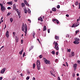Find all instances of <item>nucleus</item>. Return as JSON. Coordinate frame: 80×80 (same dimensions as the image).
I'll use <instances>...</instances> for the list:
<instances>
[{"label": "nucleus", "mask_w": 80, "mask_h": 80, "mask_svg": "<svg viewBox=\"0 0 80 80\" xmlns=\"http://www.w3.org/2000/svg\"><path fill=\"white\" fill-rule=\"evenodd\" d=\"M27 27L26 24H23L22 26V31H23L25 33H27Z\"/></svg>", "instance_id": "obj_1"}, {"label": "nucleus", "mask_w": 80, "mask_h": 80, "mask_svg": "<svg viewBox=\"0 0 80 80\" xmlns=\"http://www.w3.org/2000/svg\"><path fill=\"white\" fill-rule=\"evenodd\" d=\"M36 65L38 69L39 70L40 69V61L37 60L36 62Z\"/></svg>", "instance_id": "obj_2"}, {"label": "nucleus", "mask_w": 80, "mask_h": 80, "mask_svg": "<svg viewBox=\"0 0 80 80\" xmlns=\"http://www.w3.org/2000/svg\"><path fill=\"white\" fill-rule=\"evenodd\" d=\"M53 44H55V47H54V48H56L57 50H58L59 48L58 47V43L57 42H55V41L54 42Z\"/></svg>", "instance_id": "obj_3"}, {"label": "nucleus", "mask_w": 80, "mask_h": 80, "mask_svg": "<svg viewBox=\"0 0 80 80\" xmlns=\"http://www.w3.org/2000/svg\"><path fill=\"white\" fill-rule=\"evenodd\" d=\"M44 63H46V64H47L48 65V64L50 65V64L51 63L50 61L47 60L45 58H44Z\"/></svg>", "instance_id": "obj_4"}, {"label": "nucleus", "mask_w": 80, "mask_h": 80, "mask_svg": "<svg viewBox=\"0 0 80 80\" xmlns=\"http://www.w3.org/2000/svg\"><path fill=\"white\" fill-rule=\"evenodd\" d=\"M78 25H79V23L78 24V23L77 22L74 24H72V25L71 26V27L72 28H73V27H76L78 26Z\"/></svg>", "instance_id": "obj_5"}, {"label": "nucleus", "mask_w": 80, "mask_h": 80, "mask_svg": "<svg viewBox=\"0 0 80 80\" xmlns=\"http://www.w3.org/2000/svg\"><path fill=\"white\" fill-rule=\"evenodd\" d=\"M52 22H53L55 23H57V24H58L59 23V21L56 19H53L52 20Z\"/></svg>", "instance_id": "obj_6"}, {"label": "nucleus", "mask_w": 80, "mask_h": 80, "mask_svg": "<svg viewBox=\"0 0 80 80\" xmlns=\"http://www.w3.org/2000/svg\"><path fill=\"white\" fill-rule=\"evenodd\" d=\"M77 64H74L73 65V68H74V70L75 71L77 69Z\"/></svg>", "instance_id": "obj_7"}, {"label": "nucleus", "mask_w": 80, "mask_h": 80, "mask_svg": "<svg viewBox=\"0 0 80 80\" xmlns=\"http://www.w3.org/2000/svg\"><path fill=\"white\" fill-rule=\"evenodd\" d=\"M6 9V8H5V7L4 6L1 7V10L2 12H4V11Z\"/></svg>", "instance_id": "obj_8"}, {"label": "nucleus", "mask_w": 80, "mask_h": 80, "mask_svg": "<svg viewBox=\"0 0 80 80\" xmlns=\"http://www.w3.org/2000/svg\"><path fill=\"white\" fill-rule=\"evenodd\" d=\"M73 43H74V44H76V45H78V44H79V43H80V42L77 41L75 40V41L73 42Z\"/></svg>", "instance_id": "obj_9"}, {"label": "nucleus", "mask_w": 80, "mask_h": 80, "mask_svg": "<svg viewBox=\"0 0 80 80\" xmlns=\"http://www.w3.org/2000/svg\"><path fill=\"white\" fill-rule=\"evenodd\" d=\"M16 11H17V12L18 13V15L19 16V18H20L21 17L20 15V12H18V9H17V8H16V9H15Z\"/></svg>", "instance_id": "obj_10"}, {"label": "nucleus", "mask_w": 80, "mask_h": 80, "mask_svg": "<svg viewBox=\"0 0 80 80\" xmlns=\"http://www.w3.org/2000/svg\"><path fill=\"white\" fill-rule=\"evenodd\" d=\"M24 2L25 4H26V5H27V6H29V4H28V2H27V1H26V0H24Z\"/></svg>", "instance_id": "obj_11"}, {"label": "nucleus", "mask_w": 80, "mask_h": 80, "mask_svg": "<svg viewBox=\"0 0 80 80\" xmlns=\"http://www.w3.org/2000/svg\"><path fill=\"white\" fill-rule=\"evenodd\" d=\"M9 32H8V31H7L6 33V36L8 38V37H9Z\"/></svg>", "instance_id": "obj_12"}, {"label": "nucleus", "mask_w": 80, "mask_h": 80, "mask_svg": "<svg viewBox=\"0 0 80 80\" xmlns=\"http://www.w3.org/2000/svg\"><path fill=\"white\" fill-rule=\"evenodd\" d=\"M6 69V68H3L2 69V70L1 71V73H4V72H5V71Z\"/></svg>", "instance_id": "obj_13"}, {"label": "nucleus", "mask_w": 80, "mask_h": 80, "mask_svg": "<svg viewBox=\"0 0 80 80\" xmlns=\"http://www.w3.org/2000/svg\"><path fill=\"white\" fill-rule=\"evenodd\" d=\"M24 13H27V10L26 8L24 7Z\"/></svg>", "instance_id": "obj_14"}, {"label": "nucleus", "mask_w": 80, "mask_h": 80, "mask_svg": "<svg viewBox=\"0 0 80 80\" xmlns=\"http://www.w3.org/2000/svg\"><path fill=\"white\" fill-rule=\"evenodd\" d=\"M7 3L8 4V5H12V1H10V2H7Z\"/></svg>", "instance_id": "obj_15"}, {"label": "nucleus", "mask_w": 80, "mask_h": 80, "mask_svg": "<svg viewBox=\"0 0 80 80\" xmlns=\"http://www.w3.org/2000/svg\"><path fill=\"white\" fill-rule=\"evenodd\" d=\"M38 20H41V22H43V19L41 17H40V18L38 19Z\"/></svg>", "instance_id": "obj_16"}, {"label": "nucleus", "mask_w": 80, "mask_h": 80, "mask_svg": "<svg viewBox=\"0 0 80 80\" xmlns=\"http://www.w3.org/2000/svg\"><path fill=\"white\" fill-rule=\"evenodd\" d=\"M45 30H47V28L45 26H44L43 27V31H45Z\"/></svg>", "instance_id": "obj_17"}, {"label": "nucleus", "mask_w": 80, "mask_h": 80, "mask_svg": "<svg viewBox=\"0 0 80 80\" xmlns=\"http://www.w3.org/2000/svg\"><path fill=\"white\" fill-rule=\"evenodd\" d=\"M55 39H56V40H59V37L56 36H55Z\"/></svg>", "instance_id": "obj_18"}, {"label": "nucleus", "mask_w": 80, "mask_h": 80, "mask_svg": "<svg viewBox=\"0 0 80 80\" xmlns=\"http://www.w3.org/2000/svg\"><path fill=\"white\" fill-rule=\"evenodd\" d=\"M52 10L54 12H56V8H52Z\"/></svg>", "instance_id": "obj_19"}, {"label": "nucleus", "mask_w": 80, "mask_h": 80, "mask_svg": "<svg viewBox=\"0 0 80 80\" xmlns=\"http://www.w3.org/2000/svg\"><path fill=\"white\" fill-rule=\"evenodd\" d=\"M75 40L76 41H78H78H80V39H79V38H75Z\"/></svg>", "instance_id": "obj_20"}, {"label": "nucleus", "mask_w": 80, "mask_h": 80, "mask_svg": "<svg viewBox=\"0 0 80 80\" xmlns=\"http://www.w3.org/2000/svg\"><path fill=\"white\" fill-rule=\"evenodd\" d=\"M23 52V50L22 49L21 51L19 52V54H20V55H22V52Z\"/></svg>", "instance_id": "obj_21"}, {"label": "nucleus", "mask_w": 80, "mask_h": 80, "mask_svg": "<svg viewBox=\"0 0 80 80\" xmlns=\"http://www.w3.org/2000/svg\"><path fill=\"white\" fill-rule=\"evenodd\" d=\"M13 10H16V6H15V4L13 5Z\"/></svg>", "instance_id": "obj_22"}, {"label": "nucleus", "mask_w": 80, "mask_h": 80, "mask_svg": "<svg viewBox=\"0 0 80 80\" xmlns=\"http://www.w3.org/2000/svg\"><path fill=\"white\" fill-rule=\"evenodd\" d=\"M78 1H76L75 3V5H78Z\"/></svg>", "instance_id": "obj_23"}, {"label": "nucleus", "mask_w": 80, "mask_h": 80, "mask_svg": "<svg viewBox=\"0 0 80 80\" xmlns=\"http://www.w3.org/2000/svg\"><path fill=\"white\" fill-rule=\"evenodd\" d=\"M33 38H35V32H33Z\"/></svg>", "instance_id": "obj_24"}, {"label": "nucleus", "mask_w": 80, "mask_h": 80, "mask_svg": "<svg viewBox=\"0 0 80 80\" xmlns=\"http://www.w3.org/2000/svg\"><path fill=\"white\" fill-rule=\"evenodd\" d=\"M10 20L11 23L12 22H13V18H10Z\"/></svg>", "instance_id": "obj_25"}, {"label": "nucleus", "mask_w": 80, "mask_h": 80, "mask_svg": "<svg viewBox=\"0 0 80 80\" xmlns=\"http://www.w3.org/2000/svg\"><path fill=\"white\" fill-rule=\"evenodd\" d=\"M71 55L72 56H74L75 55V53L74 52H72L71 53Z\"/></svg>", "instance_id": "obj_26"}, {"label": "nucleus", "mask_w": 80, "mask_h": 80, "mask_svg": "<svg viewBox=\"0 0 80 80\" xmlns=\"http://www.w3.org/2000/svg\"><path fill=\"white\" fill-rule=\"evenodd\" d=\"M51 53L52 54H53V55H55V51H52V52Z\"/></svg>", "instance_id": "obj_27"}, {"label": "nucleus", "mask_w": 80, "mask_h": 80, "mask_svg": "<svg viewBox=\"0 0 80 80\" xmlns=\"http://www.w3.org/2000/svg\"><path fill=\"white\" fill-rule=\"evenodd\" d=\"M32 66L33 67V68L34 69L35 68V64L33 63V64Z\"/></svg>", "instance_id": "obj_28"}, {"label": "nucleus", "mask_w": 80, "mask_h": 80, "mask_svg": "<svg viewBox=\"0 0 80 80\" xmlns=\"http://www.w3.org/2000/svg\"><path fill=\"white\" fill-rule=\"evenodd\" d=\"M21 4L22 7H25V4H24V3H22Z\"/></svg>", "instance_id": "obj_29"}, {"label": "nucleus", "mask_w": 80, "mask_h": 80, "mask_svg": "<svg viewBox=\"0 0 80 80\" xmlns=\"http://www.w3.org/2000/svg\"><path fill=\"white\" fill-rule=\"evenodd\" d=\"M79 32H80L79 30H77L76 31V34H77V33H79Z\"/></svg>", "instance_id": "obj_30"}, {"label": "nucleus", "mask_w": 80, "mask_h": 80, "mask_svg": "<svg viewBox=\"0 0 80 80\" xmlns=\"http://www.w3.org/2000/svg\"><path fill=\"white\" fill-rule=\"evenodd\" d=\"M33 48V46L31 47L29 49V51H30V50H32V49Z\"/></svg>", "instance_id": "obj_31"}, {"label": "nucleus", "mask_w": 80, "mask_h": 80, "mask_svg": "<svg viewBox=\"0 0 80 80\" xmlns=\"http://www.w3.org/2000/svg\"><path fill=\"white\" fill-rule=\"evenodd\" d=\"M30 78V77H29V76H28L26 78V79L27 80H29V79Z\"/></svg>", "instance_id": "obj_32"}, {"label": "nucleus", "mask_w": 80, "mask_h": 80, "mask_svg": "<svg viewBox=\"0 0 80 80\" xmlns=\"http://www.w3.org/2000/svg\"><path fill=\"white\" fill-rule=\"evenodd\" d=\"M55 62L56 63H57V62H58V59H56L55 60Z\"/></svg>", "instance_id": "obj_33"}, {"label": "nucleus", "mask_w": 80, "mask_h": 80, "mask_svg": "<svg viewBox=\"0 0 80 80\" xmlns=\"http://www.w3.org/2000/svg\"><path fill=\"white\" fill-rule=\"evenodd\" d=\"M25 52H24L23 54V57H25Z\"/></svg>", "instance_id": "obj_34"}, {"label": "nucleus", "mask_w": 80, "mask_h": 80, "mask_svg": "<svg viewBox=\"0 0 80 80\" xmlns=\"http://www.w3.org/2000/svg\"><path fill=\"white\" fill-rule=\"evenodd\" d=\"M10 14H11V13H10V12H8V14H7V16H9V15H10Z\"/></svg>", "instance_id": "obj_35"}, {"label": "nucleus", "mask_w": 80, "mask_h": 80, "mask_svg": "<svg viewBox=\"0 0 80 80\" xmlns=\"http://www.w3.org/2000/svg\"><path fill=\"white\" fill-rule=\"evenodd\" d=\"M57 8H60V5H58L57 6Z\"/></svg>", "instance_id": "obj_36"}, {"label": "nucleus", "mask_w": 80, "mask_h": 80, "mask_svg": "<svg viewBox=\"0 0 80 80\" xmlns=\"http://www.w3.org/2000/svg\"><path fill=\"white\" fill-rule=\"evenodd\" d=\"M42 55H39V57L40 58H42Z\"/></svg>", "instance_id": "obj_37"}, {"label": "nucleus", "mask_w": 80, "mask_h": 80, "mask_svg": "<svg viewBox=\"0 0 80 80\" xmlns=\"http://www.w3.org/2000/svg\"><path fill=\"white\" fill-rule=\"evenodd\" d=\"M68 52H70L71 51V49H68Z\"/></svg>", "instance_id": "obj_38"}, {"label": "nucleus", "mask_w": 80, "mask_h": 80, "mask_svg": "<svg viewBox=\"0 0 80 80\" xmlns=\"http://www.w3.org/2000/svg\"><path fill=\"white\" fill-rule=\"evenodd\" d=\"M77 62L78 63V64H79V65H80V61L78 60L77 61Z\"/></svg>", "instance_id": "obj_39"}, {"label": "nucleus", "mask_w": 80, "mask_h": 80, "mask_svg": "<svg viewBox=\"0 0 80 80\" xmlns=\"http://www.w3.org/2000/svg\"><path fill=\"white\" fill-rule=\"evenodd\" d=\"M7 9H8V10H10V9H11V8L10 7H8L7 8Z\"/></svg>", "instance_id": "obj_40"}, {"label": "nucleus", "mask_w": 80, "mask_h": 80, "mask_svg": "<svg viewBox=\"0 0 80 80\" xmlns=\"http://www.w3.org/2000/svg\"><path fill=\"white\" fill-rule=\"evenodd\" d=\"M28 21L29 22H30V23H31V20L30 19H28Z\"/></svg>", "instance_id": "obj_41"}, {"label": "nucleus", "mask_w": 80, "mask_h": 80, "mask_svg": "<svg viewBox=\"0 0 80 80\" xmlns=\"http://www.w3.org/2000/svg\"><path fill=\"white\" fill-rule=\"evenodd\" d=\"M72 76L73 77H75V73H73L72 74Z\"/></svg>", "instance_id": "obj_42"}, {"label": "nucleus", "mask_w": 80, "mask_h": 80, "mask_svg": "<svg viewBox=\"0 0 80 80\" xmlns=\"http://www.w3.org/2000/svg\"><path fill=\"white\" fill-rule=\"evenodd\" d=\"M28 12L29 13H31V11L30 10V9H29L28 10Z\"/></svg>", "instance_id": "obj_43"}, {"label": "nucleus", "mask_w": 80, "mask_h": 80, "mask_svg": "<svg viewBox=\"0 0 80 80\" xmlns=\"http://www.w3.org/2000/svg\"><path fill=\"white\" fill-rule=\"evenodd\" d=\"M28 73L29 75H30V72L29 71H28Z\"/></svg>", "instance_id": "obj_44"}, {"label": "nucleus", "mask_w": 80, "mask_h": 80, "mask_svg": "<svg viewBox=\"0 0 80 80\" xmlns=\"http://www.w3.org/2000/svg\"><path fill=\"white\" fill-rule=\"evenodd\" d=\"M78 5H79V9H80V3H78Z\"/></svg>", "instance_id": "obj_45"}, {"label": "nucleus", "mask_w": 80, "mask_h": 80, "mask_svg": "<svg viewBox=\"0 0 80 80\" xmlns=\"http://www.w3.org/2000/svg\"><path fill=\"white\" fill-rule=\"evenodd\" d=\"M58 80H61L60 79V78L59 77H58Z\"/></svg>", "instance_id": "obj_46"}, {"label": "nucleus", "mask_w": 80, "mask_h": 80, "mask_svg": "<svg viewBox=\"0 0 80 80\" xmlns=\"http://www.w3.org/2000/svg\"><path fill=\"white\" fill-rule=\"evenodd\" d=\"M69 37V36L68 34L66 35V37H68H68Z\"/></svg>", "instance_id": "obj_47"}, {"label": "nucleus", "mask_w": 80, "mask_h": 80, "mask_svg": "<svg viewBox=\"0 0 80 80\" xmlns=\"http://www.w3.org/2000/svg\"><path fill=\"white\" fill-rule=\"evenodd\" d=\"M21 44H22L23 43V40H21Z\"/></svg>", "instance_id": "obj_48"}, {"label": "nucleus", "mask_w": 80, "mask_h": 80, "mask_svg": "<svg viewBox=\"0 0 80 80\" xmlns=\"http://www.w3.org/2000/svg\"><path fill=\"white\" fill-rule=\"evenodd\" d=\"M3 79V77H0V80H2Z\"/></svg>", "instance_id": "obj_49"}, {"label": "nucleus", "mask_w": 80, "mask_h": 80, "mask_svg": "<svg viewBox=\"0 0 80 80\" xmlns=\"http://www.w3.org/2000/svg\"><path fill=\"white\" fill-rule=\"evenodd\" d=\"M13 34L14 35L13 36L14 37V36L15 35V32H13Z\"/></svg>", "instance_id": "obj_50"}, {"label": "nucleus", "mask_w": 80, "mask_h": 80, "mask_svg": "<svg viewBox=\"0 0 80 80\" xmlns=\"http://www.w3.org/2000/svg\"><path fill=\"white\" fill-rule=\"evenodd\" d=\"M0 6H1V7H3V5H2V4L0 3Z\"/></svg>", "instance_id": "obj_51"}, {"label": "nucleus", "mask_w": 80, "mask_h": 80, "mask_svg": "<svg viewBox=\"0 0 80 80\" xmlns=\"http://www.w3.org/2000/svg\"><path fill=\"white\" fill-rule=\"evenodd\" d=\"M50 30L49 29H48V32L49 33H50Z\"/></svg>", "instance_id": "obj_52"}, {"label": "nucleus", "mask_w": 80, "mask_h": 80, "mask_svg": "<svg viewBox=\"0 0 80 80\" xmlns=\"http://www.w3.org/2000/svg\"><path fill=\"white\" fill-rule=\"evenodd\" d=\"M66 17H69V15H68V14H66Z\"/></svg>", "instance_id": "obj_53"}, {"label": "nucleus", "mask_w": 80, "mask_h": 80, "mask_svg": "<svg viewBox=\"0 0 80 80\" xmlns=\"http://www.w3.org/2000/svg\"><path fill=\"white\" fill-rule=\"evenodd\" d=\"M20 75H21V76L22 77H23V74H22V73H21L20 74Z\"/></svg>", "instance_id": "obj_54"}, {"label": "nucleus", "mask_w": 80, "mask_h": 80, "mask_svg": "<svg viewBox=\"0 0 80 80\" xmlns=\"http://www.w3.org/2000/svg\"><path fill=\"white\" fill-rule=\"evenodd\" d=\"M6 25L5 24V27L4 28V29L5 30V28H6Z\"/></svg>", "instance_id": "obj_55"}, {"label": "nucleus", "mask_w": 80, "mask_h": 80, "mask_svg": "<svg viewBox=\"0 0 80 80\" xmlns=\"http://www.w3.org/2000/svg\"><path fill=\"white\" fill-rule=\"evenodd\" d=\"M4 47V46H2V47H1L0 48V50H1V49L2 48H3Z\"/></svg>", "instance_id": "obj_56"}, {"label": "nucleus", "mask_w": 80, "mask_h": 80, "mask_svg": "<svg viewBox=\"0 0 80 80\" xmlns=\"http://www.w3.org/2000/svg\"><path fill=\"white\" fill-rule=\"evenodd\" d=\"M56 54L57 55H58V52H56Z\"/></svg>", "instance_id": "obj_57"}, {"label": "nucleus", "mask_w": 80, "mask_h": 80, "mask_svg": "<svg viewBox=\"0 0 80 80\" xmlns=\"http://www.w3.org/2000/svg\"><path fill=\"white\" fill-rule=\"evenodd\" d=\"M66 64L67 67H68V63H67V62H66Z\"/></svg>", "instance_id": "obj_58"}, {"label": "nucleus", "mask_w": 80, "mask_h": 80, "mask_svg": "<svg viewBox=\"0 0 80 80\" xmlns=\"http://www.w3.org/2000/svg\"><path fill=\"white\" fill-rule=\"evenodd\" d=\"M3 17L2 16L1 18V20H3Z\"/></svg>", "instance_id": "obj_59"}, {"label": "nucleus", "mask_w": 80, "mask_h": 80, "mask_svg": "<svg viewBox=\"0 0 80 80\" xmlns=\"http://www.w3.org/2000/svg\"><path fill=\"white\" fill-rule=\"evenodd\" d=\"M77 80H80V78H77Z\"/></svg>", "instance_id": "obj_60"}, {"label": "nucleus", "mask_w": 80, "mask_h": 80, "mask_svg": "<svg viewBox=\"0 0 80 80\" xmlns=\"http://www.w3.org/2000/svg\"><path fill=\"white\" fill-rule=\"evenodd\" d=\"M32 80H35V78H33L32 79Z\"/></svg>", "instance_id": "obj_61"}, {"label": "nucleus", "mask_w": 80, "mask_h": 80, "mask_svg": "<svg viewBox=\"0 0 80 80\" xmlns=\"http://www.w3.org/2000/svg\"><path fill=\"white\" fill-rule=\"evenodd\" d=\"M77 75L78 76H79V74H78V73L77 74Z\"/></svg>", "instance_id": "obj_62"}, {"label": "nucleus", "mask_w": 80, "mask_h": 80, "mask_svg": "<svg viewBox=\"0 0 80 80\" xmlns=\"http://www.w3.org/2000/svg\"><path fill=\"white\" fill-rule=\"evenodd\" d=\"M15 2H17V0H14Z\"/></svg>", "instance_id": "obj_63"}, {"label": "nucleus", "mask_w": 80, "mask_h": 80, "mask_svg": "<svg viewBox=\"0 0 80 80\" xmlns=\"http://www.w3.org/2000/svg\"><path fill=\"white\" fill-rule=\"evenodd\" d=\"M52 11H51L50 12V13H52Z\"/></svg>", "instance_id": "obj_64"}]
</instances>
